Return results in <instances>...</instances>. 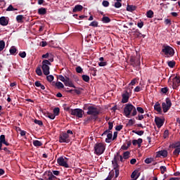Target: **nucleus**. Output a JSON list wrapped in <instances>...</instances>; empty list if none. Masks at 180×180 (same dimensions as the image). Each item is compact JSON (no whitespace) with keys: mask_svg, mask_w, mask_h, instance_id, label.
<instances>
[{"mask_svg":"<svg viewBox=\"0 0 180 180\" xmlns=\"http://www.w3.org/2000/svg\"><path fill=\"white\" fill-rule=\"evenodd\" d=\"M145 162L146 164H151V162H153V158H146Z\"/></svg>","mask_w":180,"mask_h":180,"instance_id":"13d9d810","label":"nucleus"},{"mask_svg":"<svg viewBox=\"0 0 180 180\" xmlns=\"http://www.w3.org/2000/svg\"><path fill=\"white\" fill-rule=\"evenodd\" d=\"M130 157V152L126 151L123 153V158L124 160H129V158Z\"/></svg>","mask_w":180,"mask_h":180,"instance_id":"72a5a7b5","label":"nucleus"},{"mask_svg":"<svg viewBox=\"0 0 180 180\" xmlns=\"http://www.w3.org/2000/svg\"><path fill=\"white\" fill-rule=\"evenodd\" d=\"M46 13H47V8L41 7L38 9L39 15H46Z\"/></svg>","mask_w":180,"mask_h":180,"instance_id":"6ab92c4d","label":"nucleus"},{"mask_svg":"<svg viewBox=\"0 0 180 180\" xmlns=\"http://www.w3.org/2000/svg\"><path fill=\"white\" fill-rule=\"evenodd\" d=\"M112 137H113V134H112V131H110V133L107 134V138L105 139V143H110V140H112Z\"/></svg>","mask_w":180,"mask_h":180,"instance_id":"5701e85b","label":"nucleus"},{"mask_svg":"<svg viewBox=\"0 0 180 180\" xmlns=\"http://www.w3.org/2000/svg\"><path fill=\"white\" fill-rule=\"evenodd\" d=\"M133 109H134V105L130 103L126 104L124 108V116H126V117H130V115H131Z\"/></svg>","mask_w":180,"mask_h":180,"instance_id":"0eeeda50","label":"nucleus"},{"mask_svg":"<svg viewBox=\"0 0 180 180\" xmlns=\"http://www.w3.org/2000/svg\"><path fill=\"white\" fill-rule=\"evenodd\" d=\"M87 115H91V116H98L99 115L100 112L99 110H98L94 106L90 105L87 107Z\"/></svg>","mask_w":180,"mask_h":180,"instance_id":"1a4fd4ad","label":"nucleus"},{"mask_svg":"<svg viewBox=\"0 0 180 180\" xmlns=\"http://www.w3.org/2000/svg\"><path fill=\"white\" fill-rule=\"evenodd\" d=\"M108 125V130L110 131L113 129V122H109Z\"/></svg>","mask_w":180,"mask_h":180,"instance_id":"680f3d73","label":"nucleus"},{"mask_svg":"<svg viewBox=\"0 0 180 180\" xmlns=\"http://www.w3.org/2000/svg\"><path fill=\"white\" fill-rule=\"evenodd\" d=\"M3 150L6 152V154H12V151L9 150V148L5 147L3 148Z\"/></svg>","mask_w":180,"mask_h":180,"instance_id":"a18cd8bd","label":"nucleus"},{"mask_svg":"<svg viewBox=\"0 0 180 180\" xmlns=\"http://www.w3.org/2000/svg\"><path fill=\"white\" fill-rule=\"evenodd\" d=\"M16 20L18 23H23V15H17Z\"/></svg>","mask_w":180,"mask_h":180,"instance_id":"cd10ccee","label":"nucleus"},{"mask_svg":"<svg viewBox=\"0 0 180 180\" xmlns=\"http://www.w3.org/2000/svg\"><path fill=\"white\" fill-rule=\"evenodd\" d=\"M134 33L135 37H141V36H143V34H141V32H140V30H139L138 29L134 31Z\"/></svg>","mask_w":180,"mask_h":180,"instance_id":"c85d7f7f","label":"nucleus"},{"mask_svg":"<svg viewBox=\"0 0 180 180\" xmlns=\"http://www.w3.org/2000/svg\"><path fill=\"white\" fill-rule=\"evenodd\" d=\"M70 113L72 116H76L79 119L82 118V116H84V110L81 108L71 109Z\"/></svg>","mask_w":180,"mask_h":180,"instance_id":"423d86ee","label":"nucleus"},{"mask_svg":"<svg viewBox=\"0 0 180 180\" xmlns=\"http://www.w3.org/2000/svg\"><path fill=\"white\" fill-rule=\"evenodd\" d=\"M16 51H18V49H16V47L15 46H12L9 50L10 54H12L13 56L16 53Z\"/></svg>","mask_w":180,"mask_h":180,"instance_id":"c9c22d12","label":"nucleus"},{"mask_svg":"<svg viewBox=\"0 0 180 180\" xmlns=\"http://www.w3.org/2000/svg\"><path fill=\"white\" fill-rule=\"evenodd\" d=\"M105 150H106V146L103 143H97L94 145V154L96 155H101L105 153Z\"/></svg>","mask_w":180,"mask_h":180,"instance_id":"f257e3e1","label":"nucleus"},{"mask_svg":"<svg viewBox=\"0 0 180 180\" xmlns=\"http://www.w3.org/2000/svg\"><path fill=\"white\" fill-rule=\"evenodd\" d=\"M4 49H5V41L0 40V52L4 51Z\"/></svg>","mask_w":180,"mask_h":180,"instance_id":"2f4dec72","label":"nucleus"},{"mask_svg":"<svg viewBox=\"0 0 180 180\" xmlns=\"http://www.w3.org/2000/svg\"><path fill=\"white\" fill-rule=\"evenodd\" d=\"M146 16H147V18H153V16H154V11H153L151 10H149L146 13Z\"/></svg>","mask_w":180,"mask_h":180,"instance_id":"c756f323","label":"nucleus"},{"mask_svg":"<svg viewBox=\"0 0 180 180\" xmlns=\"http://www.w3.org/2000/svg\"><path fill=\"white\" fill-rule=\"evenodd\" d=\"M21 58H25L26 57V52L25 51H20L18 54Z\"/></svg>","mask_w":180,"mask_h":180,"instance_id":"3c124183","label":"nucleus"},{"mask_svg":"<svg viewBox=\"0 0 180 180\" xmlns=\"http://www.w3.org/2000/svg\"><path fill=\"white\" fill-rule=\"evenodd\" d=\"M98 65L99 67H105V65H108V62L106 61L99 62Z\"/></svg>","mask_w":180,"mask_h":180,"instance_id":"8fccbe9b","label":"nucleus"},{"mask_svg":"<svg viewBox=\"0 0 180 180\" xmlns=\"http://www.w3.org/2000/svg\"><path fill=\"white\" fill-rule=\"evenodd\" d=\"M34 123L38 124L39 126H43V122L41 120H34Z\"/></svg>","mask_w":180,"mask_h":180,"instance_id":"49530a36","label":"nucleus"},{"mask_svg":"<svg viewBox=\"0 0 180 180\" xmlns=\"http://www.w3.org/2000/svg\"><path fill=\"white\" fill-rule=\"evenodd\" d=\"M101 21L103 22V23H110V18L108 16L103 15V17L102 18Z\"/></svg>","mask_w":180,"mask_h":180,"instance_id":"a878e982","label":"nucleus"},{"mask_svg":"<svg viewBox=\"0 0 180 180\" xmlns=\"http://www.w3.org/2000/svg\"><path fill=\"white\" fill-rule=\"evenodd\" d=\"M162 53H164V54L167 56V57H174L175 51L172 47L165 44L162 46Z\"/></svg>","mask_w":180,"mask_h":180,"instance_id":"f03ea898","label":"nucleus"},{"mask_svg":"<svg viewBox=\"0 0 180 180\" xmlns=\"http://www.w3.org/2000/svg\"><path fill=\"white\" fill-rule=\"evenodd\" d=\"M117 157H118V159L120 158V161L121 162H124V160H123L124 158H123V156L120 155V152L117 153Z\"/></svg>","mask_w":180,"mask_h":180,"instance_id":"de8ad7c7","label":"nucleus"},{"mask_svg":"<svg viewBox=\"0 0 180 180\" xmlns=\"http://www.w3.org/2000/svg\"><path fill=\"white\" fill-rule=\"evenodd\" d=\"M160 157H163L164 158L168 157V152L167 150H160L157 152L156 158H160Z\"/></svg>","mask_w":180,"mask_h":180,"instance_id":"4468645a","label":"nucleus"},{"mask_svg":"<svg viewBox=\"0 0 180 180\" xmlns=\"http://www.w3.org/2000/svg\"><path fill=\"white\" fill-rule=\"evenodd\" d=\"M134 92H140V91H141V87H140L139 86H136L135 89H134Z\"/></svg>","mask_w":180,"mask_h":180,"instance_id":"774afa93","label":"nucleus"},{"mask_svg":"<svg viewBox=\"0 0 180 180\" xmlns=\"http://www.w3.org/2000/svg\"><path fill=\"white\" fill-rule=\"evenodd\" d=\"M161 174H164V172H167V167L165 166H161L160 167Z\"/></svg>","mask_w":180,"mask_h":180,"instance_id":"603ef678","label":"nucleus"},{"mask_svg":"<svg viewBox=\"0 0 180 180\" xmlns=\"http://www.w3.org/2000/svg\"><path fill=\"white\" fill-rule=\"evenodd\" d=\"M56 86L58 89H61V88H64V84L61 82H58L56 83Z\"/></svg>","mask_w":180,"mask_h":180,"instance_id":"4c0bfd02","label":"nucleus"},{"mask_svg":"<svg viewBox=\"0 0 180 180\" xmlns=\"http://www.w3.org/2000/svg\"><path fill=\"white\" fill-rule=\"evenodd\" d=\"M63 108H64V110H66V112H68L70 113V111L71 110L70 107H68L67 105H63Z\"/></svg>","mask_w":180,"mask_h":180,"instance_id":"338daca9","label":"nucleus"},{"mask_svg":"<svg viewBox=\"0 0 180 180\" xmlns=\"http://www.w3.org/2000/svg\"><path fill=\"white\" fill-rule=\"evenodd\" d=\"M57 162L60 167H64L65 168H70L68 165V158L64 156H61L57 159Z\"/></svg>","mask_w":180,"mask_h":180,"instance_id":"39448f33","label":"nucleus"},{"mask_svg":"<svg viewBox=\"0 0 180 180\" xmlns=\"http://www.w3.org/2000/svg\"><path fill=\"white\" fill-rule=\"evenodd\" d=\"M167 65L170 68H174V67H175V61L174 60H170L167 62Z\"/></svg>","mask_w":180,"mask_h":180,"instance_id":"e433bc0d","label":"nucleus"},{"mask_svg":"<svg viewBox=\"0 0 180 180\" xmlns=\"http://www.w3.org/2000/svg\"><path fill=\"white\" fill-rule=\"evenodd\" d=\"M57 179V177L53 174L51 171H46L44 174V179H39V180H54Z\"/></svg>","mask_w":180,"mask_h":180,"instance_id":"9b49d317","label":"nucleus"},{"mask_svg":"<svg viewBox=\"0 0 180 180\" xmlns=\"http://www.w3.org/2000/svg\"><path fill=\"white\" fill-rule=\"evenodd\" d=\"M102 5L103 6H104L105 8H108V6H109L110 4H109V1H103L102 2Z\"/></svg>","mask_w":180,"mask_h":180,"instance_id":"5fc2aeb1","label":"nucleus"},{"mask_svg":"<svg viewBox=\"0 0 180 180\" xmlns=\"http://www.w3.org/2000/svg\"><path fill=\"white\" fill-rule=\"evenodd\" d=\"M129 61L130 65H132V67H134V68L139 69L140 68V65L141 64V62L140 61V56H131Z\"/></svg>","mask_w":180,"mask_h":180,"instance_id":"20e7f679","label":"nucleus"},{"mask_svg":"<svg viewBox=\"0 0 180 180\" xmlns=\"http://www.w3.org/2000/svg\"><path fill=\"white\" fill-rule=\"evenodd\" d=\"M165 102L166 103H162V108L164 113H167V112H168L171 108V106H172V103L171 102V99H169V98H167Z\"/></svg>","mask_w":180,"mask_h":180,"instance_id":"6e6552de","label":"nucleus"},{"mask_svg":"<svg viewBox=\"0 0 180 180\" xmlns=\"http://www.w3.org/2000/svg\"><path fill=\"white\" fill-rule=\"evenodd\" d=\"M155 122L156 123V125L158 128L162 127L164 125V120H162V119H161L160 117H155Z\"/></svg>","mask_w":180,"mask_h":180,"instance_id":"2eb2a0df","label":"nucleus"},{"mask_svg":"<svg viewBox=\"0 0 180 180\" xmlns=\"http://www.w3.org/2000/svg\"><path fill=\"white\" fill-rule=\"evenodd\" d=\"M127 11H128V12H133V11H136V6L128 5L127 6Z\"/></svg>","mask_w":180,"mask_h":180,"instance_id":"7c9ffc66","label":"nucleus"},{"mask_svg":"<svg viewBox=\"0 0 180 180\" xmlns=\"http://www.w3.org/2000/svg\"><path fill=\"white\" fill-rule=\"evenodd\" d=\"M8 23L9 21L6 19V18L4 16L0 18V25H1V26H8Z\"/></svg>","mask_w":180,"mask_h":180,"instance_id":"dca6fc26","label":"nucleus"},{"mask_svg":"<svg viewBox=\"0 0 180 180\" xmlns=\"http://www.w3.org/2000/svg\"><path fill=\"white\" fill-rule=\"evenodd\" d=\"M33 145L34 146V147H41V146H43V143L40 141L35 140L33 141Z\"/></svg>","mask_w":180,"mask_h":180,"instance_id":"393cba45","label":"nucleus"},{"mask_svg":"<svg viewBox=\"0 0 180 180\" xmlns=\"http://www.w3.org/2000/svg\"><path fill=\"white\" fill-rule=\"evenodd\" d=\"M46 117H49V119H51V120H54V119H56V115H53L51 112H47L45 114Z\"/></svg>","mask_w":180,"mask_h":180,"instance_id":"b1692460","label":"nucleus"},{"mask_svg":"<svg viewBox=\"0 0 180 180\" xmlns=\"http://www.w3.org/2000/svg\"><path fill=\"white\" fill-rule=\"evenodd\" d=\"M71 140L70 139V135L65 132H63L59 136V143H66L68 144Z\"/></svg>","mask_w":180,"mask_h":180,"instance_id":"9d476101","label":"nucleus"},{"mask_svg":"<svg viewBox=\"0 0 180 180\" xmlns=\"http://www.w3.org/2000/svg\"><path fill=\"white\" fill-rule=\"evenodd\" d=\"M173 84H175L176 85H179V84H180V77L179 76H176L173 79Z\"/></svg>","mask_w":180,"mask_h":180,"instance_id":"bb28decb","label":"nucleus"},{"mask_svg":"<svg viewBox=\"0 0 180 180\" xmlns=\"http://www.w3.org/2000/svg\"><path fill=\"white\" fill-rule=\"evenodd\" d=\"M180 153V148H176L175 150L173 151V155H176L178 157Z\"/></svg>","mask_w":180,"mask_h":180,"instance_id":"ea45409f","label":"nucleus"},{"mask_svg":"<svg viewBox=\"0 0 180 180\" xmlns=\"http://www.w3.org/2000/svg\"><path fill=\"white\" fill-rule=\"evenodd\" d=\"M46 79L49 82H53L54 81V76L50 75L46 76Z\"/></svg>","mask_w":180,"mask_h":180,"instance_id":"37998d69","label":"nucleus"},{"mask_svg":"<svg viewBox=\"0 0 180 180\" xmlns=\"http://www.w3.org/2000/svg\"><path fill=\"white\" fill-rule=\"evenodd\" d=\"M154 109L156 110V112H158V113H161L162 112V108H161V105H160V103L157 102L154 105Z\"/></svg>","mask_w":180,"mask_h":180,"instance_id":"f3484780","label":"nucleus"},{"mask_svg":"<svg viewBox=\"0 0 180 180\" xmlns=\"http://www.w3.org/2000/svg\"><path fill=\"white\" fill-rule=\"evenodd\" d=\"M98 22L97 21H93L89 24V26H92L93 27H98Z\"/></svg>","mask_w":180,"mask_h":180,"instance_id":"c03bdc74","label":"nucleus"},{"mask_svg":"<svg viewBox=\"0 0 180 180\" xmlns=\"http://www.w3.org/2000/svg\"><path fill=\"white\" fill-rule=\"evenodd\" d=\"M132 133H134L135 134H137L138 136H143V134H144V131H143V130H141V131L133 130Z\"/></svg>","mask_w":180,"mask_h":180,"instance_id":"a19ab883","label":"nucleus"},{"mask_svg":"<svg viewBox=\"0 0 180 180\" xmlns=\"http://www.w3.org/2000/svg\"><path fill=\"white\" fill-rule=\"evenodd\" d=\"M115 8H119L122 7V3L120 1H117L114 4Z\"/></svg>","mask_w":180,"mask_h":180,"instance_id":"09e8293b","label":"nucleus"},{"mask_svg":"<svg viewBox=\"0 0 180 180\" xmlns=\"http://www.w3.org/2000/svg\"><path fill=\"white\" fill-rule=\"evenodd\" d=\"M161 92H162V94H167V92H168V87L162 88Z\"/></svg>","mask_w":180,"mask_h":180,"instance_id":"69168bd1","label":"nucleus"},{"mask_svg":"<svg viewBox=\"0 0 180 180\" xmlns=\"http://www.w3.org/2000/svg\"><path fill=\"white\" fill-rule=\"evenodd\" d=\"M35 72L39 77H41L43 75V72H41V65L37 67Z\"/></svg>","mask_w":180,"mask_h":180,"instance_id":"412c9836","label":"nucleus"},{"mask_svg":"<svg viewBox=\"0 0 180 180\" xmlns=\"http://www.w3.org/2000/svg\"><path fill=\"white\" fill-rule=\"evenodd\" d=\"M51 63L48 60H44L41 63V69L44 75H50V66Z\"/></svg>","mask_w":180,"mask_h":180,"instance_id":"7ed1b4c3","label":"nucleus"},{"mask_svg":"<svg viewBox=\"0 0 180 180\" xmlns=\"http://www.w3.org/2000/svg\"><path fill=\"white\" fill-rule=\"evenodd\" d=\"M122 103H127L129 102V99L130 98V96H126L125 94L122 95Z\"/></svg>","mask_w":180,"mask_h":180,"instance_id":"aec40b11","label":"nucleus"},{"mask_svg":"<svg viewBox=\"0 0 180 180\" xmlns=\"http://www.w3.org/2000/svg\"><path fill=\"white\" fill-rule=\"evenodd\" d=\"M3 144H4L5 146H11V144L8 141H6V138L4 134L0 136V150H3L2 149Z\"/></svg>","mask_w":180,"mask_h":180,"instance_id":"f8f14e48","label":"nucleus"},{"mask_svg":"<svg viewBox=\"0 0 180 180\" xmlns=\"http://www.w3.org/2000/svg\"><path fill=\"white\" fill-rule=\"evenodd\" d=\"M53 115L56 116H58L60 115V108L56 107L53 109Z\"/></svg>","mask_w":180,"mask_h":180,"instance_id":"473e14b6","label":"nucleus"},{"mask_svg":"<svg viewBox=\"0 0 180 180\" xmlns=\"http://www.w3.org/2000/svg\"><path fill=\"white\" fill-rule=\"evenodd\" d=\"M137 115V110L136 109V107L134 106V108L132 110L131 116H136Z\"/></svg>","mask_w":180,"mask_h":180,"instance_id":"052dcab7","label":"nucleus"},{"mask_svg":"<svg viewBox=\"0 0 180 180\" xmlns=\"http://www.w3.org/2000/svg\"><path fill=\"white\" fill-rule=\"evenodd\" d=\"M136 110H137L139 113H144V109H143V108H141V107H137V108H136Z\"/></svg>","mask_w":180,"mask_h":180,"instance_id":"4d7b16f0","label":"nucleus"},{"mask_svg":"<svg viewBox=\"0 0 180 180\" xmlns=\"http://www.w3.org/2000/svg\"><path fill=\"white\" fill-rule=\"evenodd\" d=\"M137 141L138 147H141V143H143V139L139 138Z\"/></svg>","mask_w":180,"mask_h":180,"instance_id":"e2e57ef3","label":"nucleus"},{"mask_svg":"<svg viewBox=\"0 0 180 180\" xmlns=\"http://www.w3.org/2000/svg\"><path fill=\"white\" fill-rule=\"evenodd\" d=\"M82 78L83 79V81H84V82H89V76L86 75H82Z\"/></svg>","mask_w":180,"mask_h":180,"instance_id":"f704fd0d","label":"nucleus"},{"mask_svg":"<svg viewBox=\"0 0 180 180\" xmlns=\"http://www.w3.org/2000/svg\"><path fill=\"white\" fill-rule=\"evenodd\" d=\"M138 172L137 171H134L132 172V174H131V178L134 180H137L139 179V176H140V175H137Z\"/></svg>","mask_w":180,"mask_h":180,"instance_id":"4be33fe9","label":"nucleus"},{"mask_svg":"<svg viewBox=\"0 0 180 180\" xmlns=\"http://www.w3.org/2000/svg\"><path fill=\"white\" fill-rule=\"evenodd\" d=\"M112 165L113 167V169H119L120 168V165L119 163L116 162H112Z\"/></svg>","mask_w":180,"mask_h":180,"instance_id":"79ce46f5","label":"nucleus"},{"mask_svg":"<svg viewBox=\"0 0 180 180\" xmlns=\"http://www.w3.org/2000/svg\"><path fill=\"white\" fill-rule=\"evenodd\" d=\"M7 12H11L12 11H18V8H13V6L12 4L9 5V6L6 10Z\"/></svg>","mask_w":180,"mask_h":180,"instance_id":"58836bf2","label":"nucleus"},{"mask_svg":"<svg viewBox=\"0 0 180 180\" xmlns=\"http://www.w3.org/2000/svg\"><path fill=\"white\" fill-rule=\"evenodd\" d=\"M76 72H77L78 74H82V68H81L80 66L77 67Z\"/></svg>","mask_w":180,"mask_h":180,"instance_id":"864d4df0","label":"nucleus"},{"mask_svg":"<svg viewBox=\"0 0 180 180\" xmlns=\"http://www.w3.org/2000/svg\"><path fill=\"white\" fill-rule=\"evenodd\" d=\"M58 79H60V81H62V82H65V77H64V76H63V75H59L58 77Z\"/></svg>","mask_w":180,"mask_h":180,"instance_id":"bf43d9fd","label":"nucleus"},{"mask_svg":"<svg viewBox=\"0 0 180 180\" xmlns=\"http://www.w3.org/2000/svg\"><path fill=\"white\" fill-rule=\"evenodd\" d=\"M82 9H84V7L82 5H76L75 6V8L72 10L73 13L75 12H81V11H82Z\"/></svg>","mask_w":180,"mask_h":180,"instance_id":"a211bd4d","label":"nucleus"},{"mask_svg":"<svg viewBox=\"0 0 180 180\" xmlns=\"http://www.w3.org/2000/svg\"><path fill=\"white\" fill-rule=\"evenodd\" d=\"M122 129H123V125L122 124L115 127V130H117V131H120Z\"/></svg>","mask_w":180,"mask_h":180,"instance_id":"6e6d98bb","label":"nucleus"},{"mask_svg":"<svg viewBox=\"0 0 180 180\" xmlns=\"http://www.w3.org/2000/svg\"><path fill=\"white\" fill-rule=\"evenodd\" d=\"M136 120H141L142 119H144L143 115H139L137 117H136Z\"/></svg>","mask_w":180,"mask_h":180,"instance_id":"0e129e2a","label":"nucleus"},{"mask_svg":"<svg viewBox=\"0 0 180 180\" xmlns=\"http://www.w3.org/2000/svg\"><path fill=\"white\" fill-rule=\"evenodd\" d=\"M64 82V84L65 86H70L71 88H76L75 85H74V83H72V80L70 79L68 77H65V80Z\"/></svg>","mask_w":180,"mask_h":180,"instance_id":"ddd939ff","label":"nucleus"}]
</instances>
